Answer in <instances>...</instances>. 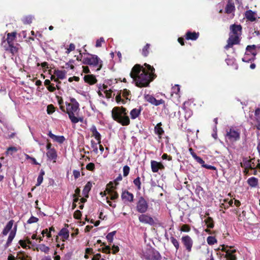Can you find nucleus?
<instances>
[{"label":"nucleus","mask_w":260,"mask_h":260,"mask_svg":"<svg viewBox=\"0 0 260 260\" xmlns=\"http://www.w3.org/2000/svg\"><path fill=\"white\" fill-rule=\"evenodd\" d=\"M129 75L136 85L140 88L148 86L150 83L157 77L155 74V69L147 63L143 66L135 64Z\"/></svg>","instance_id":"nucleus-1"},{"label":"nucleus","mask_w":260,"mask_h":260,"mask_svg":"<svg viewBox=\"0 0 260 260\" xmlns=\"http://www.w3.org/2000/svg\"><path fill=\"white\" fill-rule=\"evenodd\" d=\"M126 108L121 107H115L113 108L111 114L113 119L122 126H127L130 124V119L127 116Z\"/></svg>","instance_id":"nucleus-2"},{"label":"nucleus","mask_w":260,"mask_h":260,"mask_svg":"<svg viewBox=\"0 0 260 260\" xmlns=\"http://www.w3.org/2000/svg\"><path fill=\"white\" fill-rule=\"evenodd\" d=\"M230 28L229 38L227 40V44L224 46V49L226 50L233 47L234 45L240 44V37L242 32V26L240 24H232Z\"/></svg>","instance_id":"nucleus-3"},{"label":"nucleus","mask_w":260,"mask_h":260,"mask_svg":"<svg viewBox=\"0 0 260 260\" xmlns=\"http://www.w3.org/2000/svg\"><path fill=\"white\" fill-rule=\"evenodd\" d=\"M70 101L71 103H66V113H68L72 122L77 123L79 121V119L75 116L74 113L79 109V104L74 98H71Z\"/></svg>","instance_id":"nucleus-4"},{"label":"nucleus","mask_w":260,"mask_h":260,"mask_svg":"<svg viewBox=\"0 0 260 260\" xmlns=\"http://www.w3.org/2000/svg\"><path fill=\"white\" fill-rule=\"evenodd\" d=\"M88 56L84 57L82 63L84 64L89 65L96 67V71H100L103 66V61L96 55L88 53Z\"/></svg>","instance_id":"nucleus-5"},{"label":"nucleus","mask_w":260,"mask_h":260,"mask_svg":"<svg viewBox=\"0 0 260 260\" xmlns=\"http://www.w3.org/2000/svg\"><path fill=\"white\" fill-rule=\"evenodd\" d=\"M148 208L149 205L147 201L143 197H139L136 203V211L141 214L145 213L148 211Z\"/></svg>","instance_id":"nucleus-6"},{"label":"nucleus","mask_w":260,"mask_h":260,"mask_svg":"<svg viewBox=\"0 0 260 260\" xmlns=\"http://www.w3.org/2000/svg\"><path fill=\"white\" fill-rule=\"evenodd\" d=\"M246 52L245 56L242 58V61L244 62H249L253 60L256 55V46L254 45H248L247 46Z\"/></svg>","instance_id":"nucleus-7"},{"label":"nucleus","mask_w":260,"mask_h":260,"mask_svg":"<svg viewBox=\"0 0 260 260\" xmlns=\"http://www.w3.org/2000/svg\"><path fill=\"white\" fill-rule=\"evenodd\" d=\"M226 137L231 142H236L240 138V132L239 129L231 127L226 130Z\"/></svg>","instance_id":"nucleus-8"},{"label":"nucleus","mask_w":260,"mask_h":260,"mask_svg":"<svg viewBox=\"0 0 260 260\" xmlns=\"http://www.w3.org/2000/svg\"><path fill=\"white\" fill-rule=\"evenodd\" d=\"M181 241L186 251L190 252L193 244L191 238L188 235H184L181 237Z\"/></svg>","instance_id":"nucleus-9"},{"label":"nucleus","mask_w":260,"mask_h":260,"mask_svg":"<svg viewBox=\"0 0 260 260\" xmlns=\"http://www.w3.org/2000/svg\"><path fill=\"white\" fill-rule=\"evenodd\" d=\"M139 220L141 223L150 225H154L155 224L153 218L147 214H141L139 216Z\"/></svg>","instance_id":"nucleus-10"},{"label":"nucleus","mask_w":260,"mask_h":260,"mask_svg":"<svg viewBox=\"0 0 260 260\" xmlns=\"http://www.w3.org/2000/svg\"><path fill=\"white\" fill-rule=\"evenodd\" d=\"M20 45L15 43L10 45H4V48L5 51L10 52L12 55H16L19 51Z\"/></svg>","instance_id":"nucleus-11"},{"label":"nucleus","mask_w":260,"mask_h":260,"mask_svg":"<svg viewBox=\"0 0 260 260\" xmlns=\"http://www.w3.org/2000/svg\"><path fill=\"white\" fill-rule=\"evenodd\" d=\"M151 168L153 173H157L159 170H164L165 168L161 162L153 160L151 161Z\"/></svg>","instance_id":"nucleus-12"},{"label":"nucleus","mask_w":260,"mask_h":260,"mask_svg":"<svg viewBox=\"0 0 260 260\" xmlns=\"http://www.w3.org/2000/svg\"><path fill=\"white\" fill-rule=\"evenodd\" d=\"M121 197L122 200L128 202H133L134 201V196L133 194L129 192L127 190H125L122 191Z\"/></svg>","instance_id":"nucleus-13"},{"label":"nucleus","mask_w":260,"mask_h":260,"mask_svg":"<svg viewBox=\"0 0 260 260\" xmlns=\"http://www.w3.org/2000/svg\"><path fill=\"white\" fill-rule=\"evenodd\" d=\"M16 230H17V225H15L13 230H11L9 234L7 241L5 244L6 248L8 247L11 245L13 240L14 239V238L16 235Z\"/></svg>","instance_id":"nucleus-14"},{"label":"nucleus","mask_w":260,"mask_h":260,"mask_svg":"<svg viewBox=\"0 0 260 260\" xmlns=\"http://www.w3.org/2000/svg\"><path fill=\"white\" fill-rule=\"evenodd\" d=\"M199 35L198 32L187 31L185 34V38L187 40L195 41L198 39Z\"/></svg>","instance_id":"nucleus-15"},{"label":"nucleus","mask_w":260,"mask_h":260,"mask_svg":"<svg viewBox=\"0 0 260 260\" xmlns=\"http://www.w3.org/2000/svg\"><path fill=\"white\" fill-rule=\"evenodd\" d=\"M90 131L92 132V136L97 140L98 144L101 143V135L98 132L96 127L95 125H93L90 128Z\"/></svg>","instance_id":"nucleus-16"},{"label":"nucleus","mask_w":260,"mask_h":260,"mask_svg":"<svg viewBox=\"0 0 260 260\" xmlns=\"http://www.w3.org/2000/svg\"><path fill=\"white\" fill-rule=\"evenodd\" d=\"M48 135L49 137H50L52 139H53L54 141L58 142L59 144H62L65 141L66 139L63 136H56L53 134L51 131H50Z\"/></svg>","instance_id":"nucleus-17"},{"label":"nucleus","mask_w":260,"mask_h":260,"mask_svg":"<svg viewBox=\"0 0 260 260\" xmlns=\"http://www.w3.org/2000/svg\"><path fill=\"white\" fill-rule=\"evenodd\" d=\"M255 119L254 120L255 122L254 126L256 128L260 131V109L257 108L254 112Z\"/></svg>","instance_id":"nucleus-18"},{"label":"nucleus","mask_w":260,"mask_h":260,"mask_svg":"<svg viewBox=\"0 0 260 260\" xmlns=\"http://www.w3.org/2000/svg\"><path fill=\"white\" fill-rule=\"evenodd\" d=\"M48 158L50 160H53V162H56L57 157V152L55 149H50L46 153Z\"/></svg>","instance_id":"nucleus-19"},{"label":"nucleus","mask_w":260,"mask_h":260,"mask_svg":"<svg viewBox=\"0 0 260 260\" xmlns=\"http://www.w3.org/2000/svg\"><path fill=\"white\" fill-rule=\"evenodd\" d=\"M161 126H162L161 122H159L154 127V129L155 134L158 136L159 139H161L162 136L165 133V132L163 129V128L161 127Z\"/></svg>","instance_id":"nucleus-20"},{"label":"nucleus","mask_w":260,"mask_h":260,"mask_svg":"<svg viewBox=\"0 0 260 260\" xmlns=\"http://www.w3.org/2000/svg\"><path fill=\"white\" fill-rule=\"evenodd\" d=\"M142 108L140 106L139 108H134L130 112L131 117L132 119H135L138 117L141 113Z\"/></svg>","instance_id":"nucleus-21"},{"label":"nucleus","mask_w":260,"mask_h":260,"mask_svg":"<svg viewBox=\"0 0 260 260\" xmlns=\"http://www.w3.org/2000/svg\"><path fill=\"white\" fill-rule=\"evenodd\" d=\"M236 252V249H228L226 251L224 257L226 258V260H237V257L236 255L234 254Z\"/></svg>","instance_id":"nucleus-22"},{"label":"nucleus","mask_w":260,"mask_h":260,"mask_svg":"<svg viewBox=\"0 0 260 260\" xmlns=\"http://www.w3.org/2000/svg\"><path fill=\"white\" fill-rule=\"evenodd\" d=\"M84 80L86 83L92 85L96 83L97 80L94 75L90 74L85 75Z\"/></svg>","instance_id":"nucleus-23"},{"label":"nucleus","mask_w":260,"mask_h":260,"mask_svg":"<svg viewBox=\"0 0 260 260\" xmlns=\"http://www.w3.org/2000/svg\"><path fill=\"white\" fill-rule=\"evenodd\" d=\"M16 258L18 260H32V257L24 251L18 252Z\"/></svg>","instance_id":"nucleus-24"},{"label":"nucleus","mask_w":260,"mask_h":260,"mask_svg":"<svg viewBox=\"0 0 260 260\" xmlns=\"http://www.w3.org/2000/svg\"><path fill=\"white\" fill-rule=\"evenodd\" d=\"M16 37V32H12L11 33H8L7 35V39H6V42L7 44L6 45H10V44H14V41L15 40Z\"/></svg>","instance_id":"nucleus-25"},{"label":"nucleus","mask_w":260,"mask_h":260,"mask_svg":"<svg viewBox=\"0 0 260 260\" xmlns=\"http://www.w3.org/2000/svg\"><path fill=\"white\" fill-rule=\"evenodd\" d=\"M251 159H248L247 158H244L243 159V162L241 163V166L244 168L245 172H246L251 168Z\"/></svg>","instance_id":"nucleus-26"},{"label":"nucleus","mask_w":260,"mask_h":260,"mask_svg":"<svg viewBox=\"0 0 260 260\" xmlns=\"http://www.w3.org/2000/svg\"><path fill=\"white\" fill-rule=\"evenodd\" d=\"M235 10V5L231 1H229L225 8V12L226 14H231Z\"/></svg>","instance_id":"nucleus-27"},{"label":"nucleus","mask_w":260,"mask_h":260,"mask_svg":"<svg viewBox=\"0 0 260 260\" xmlns=\"http://www.w3.org/2000/svg\"><path fill=\"white\" fill-rule=\"evenodd\" d=\"M14 222V220L11 219L7 223L6 226L4 228V229L2 232V234L4 236H6L8 234V233L10 232V231L12 228Z\"/></svg>","instance_id":"nucleus-28"},{"label":"nucleus","mask_w":260,"mask_h":260,"mask_svg":"<svg viewBox=\"0 0 260 260\" xmlns=\"http://www.w3.org/2000/svg\"><path fill=\"white\" fill-rule=\"evenodd\" d=\"M14 222V220L11 219L7 223L6 226L4 228V229L2 232V234L4 236H6L8 234V233L10 232V231L12 228Z\"/></svg>","instance_id":"nucleus-29"},{"label":"nucleus","mask_w":260,"mask_h":260,"mask_svg":"<svg viewBox=\"0 0 260 260\" xmlns=\"http://www.w3.org/2000/svg\"><path fill=\"white\" fill-rule=\"evenodd\" d=\"M92 186V182L90 181H88L84 187V188L83 189V194H84L85 198H88V193L90 190H91Z\"/></svg>","instance_id":"nucleus-30"},{"label":"nucleus","mask_w":260,"mask_h":260,"mask_svg":"<svg viewBox=\"0 0 260 260\" xmlns=\"http://www.w3.org/2000/svg\"><path fill=\"white\" fill-rule=\"evenodd\" d=\"M58 235L62 236V241L68 239L69 238V230L66 228H62L59 232Z\"/></svg>","instance_id":"nucleus-31"},{"label":"nucleus","mask_w":260,"mask_h":260,"mask_svg":"<svg viewBox=\"0 0 260 260\" xmlns=\"http://www.w3.org/2000/svg\"><path fill=\"white\" fill-rule=\"evenodd\" d=\"M50 248L49 247L46 246L45 244H39L34 249V250L39 251V250L45 252V253H48Z\"/></svg>","instance_id":"nucleus-32"},{"label":"nucleus","mask_w":260,"mask_h":260,"mask_svg":"<svg viewBox=\"0 0 260 260\" xmlns=\"http://www.w3.org/2000/svg\"><path fill=\"white\" fill-rule=\"evenodd\" d=\"M245 16L247 20L251 22L255 21L256 19L255 13L250 10L246 11Z\"/></svg>","instance_id":"nucleus-33"},{"label":"nucleus","mask_w":260,"mask_h":260,"mask_svg":"<svg viewBox=\"0 0 260 260\" xmlns=\"http://www.w3.org/2000/svg\"><path fill=\"white\" fill-rule=\"evenodd\" d=\"M106 190L107 191V193L110 196V199L111 200L114 201L118 198L119 195L116 191L111 189H106Z\"/></svg>","instance_id":"nucleus-34"},{"label":"nucleus","mask_w":260,"mask_h":260,"mask_svg":"<svg viewBox=\"0 0 260 260\" xmlns=\"http://www.w3.org/2000/svg\"><path fill=\"white\" fill-rule=\"evenodd\" d=\"M150 51V44L147 43L142 49V54L144 57L148 56Z\"/></svg>","instance_id":"nucleus-35"},{"label":"nucleus","mask_w":260,"mask_h":260,"mask_svg":"<svg viewBox=\"0 0 260 260\" xmlns=\"http://www.w3.org/2000/svg\"><path fill=\"white\" fill-rule=\"evenodd\" d=\"M247 183L250 186L255 187L258 185V179L252 177L247 180Z\"/></svg>","instance_id":"nucleus-36"},{"label":"nucleus","mask_w":260,"mask_h":260,"mask_svg":"<svg viewBox=\"0 0 260 260\" xmlns=\"http://www.w3.org/2000/svg\"><path fill=\"white\" fill-rule=\"evenodd\" d=\"M54 73L58 79H63L66 78V71H65L57 70L54 71Z\"/></svg>","instance_id":"nucleus-37"},{"label":"nucleus","mask_w":260,"mask_h":260,"mask_svg":"<svg viewBox=\"0 0 260 260\" xmlns=\"http://www.w3.org/2000/svg\"><path fill=\"white\" fill-rule=\"evenodd\" d=\"M205 222L207 225V227L209 229H212L214 226V223L212 218L211 217H208L205 220Z\"/></svg>","instance_id":"nucleus-38"},{"label":"nucleus","mask_w":260,"mask_h":260,"mask_svg":"<svg viewBox=\"0 0 260 260\" xmlns=\"http://www.w3.org/2000/svg\"><path fill=\"white\" fill-rule=\"evenodd\" d=\"M170 240L172 244L176 248V251L179 249L180 247V245L178 241L174 237L171 236L170 237Z\"/></svg>","instance_id":"nucleus-39"},{"label":"nucleus","mask_w":260,"mask_h":260,"mask_svg":"<svg viewBox=\"0 0 260 260\" xmlns=\"http://www.w3.org/2000/svg\"><path fill=\"white\" fill-rule=\"evenodd\" d=\"M33 18L31 15L26 16L23 18L22 22L24 24H30L32 23Z\"/></svg>","instance_id":"nucleus-40"},{"label":"nucleus","mask_w":260,"mask_h":260,"mask_svg":"<svg viewBox=\"0 0 260 260\" xmlns=\"http://www.w3.org/2000/svg\"><path fill=\"white\" fill-rule=\"evenodd\" d=\"M45 175V172L41 170L40 173V174L37 178V183L36 184V186H39L42 183L43 180V176Z\"/></svg>","instance_id":"nucleus-41"},{"label":"nucleus","mask_w":260,"mask_h":260,"mask_svg":"<svg viewBox=\"0 0 260 260\" xmlns=\"http://www.w3.org/2000/svg\"><path fill=\"white\" fill-rule=\"evenodd\" d=\"M207 243L210 245H214L217 242V241L215 237L209 236L207 238Z\"/></svg>","instance_id":"nucleus-42"},{"label":"nucleus","mask_w":260,"mask_h":260,"mask_svg":"<svg viewBox=\"0 0 260 260\" xmlns=\"http://www.w3.org/2000/svg\"><path fill=\"white\" fill-rule=\"evenodd\" d=\"M116 233V231H113L108 234L106 236V239L109 243H112L113 240V237Z\"/></svg>","instance_id":"nucleus-43"},{"label":"nucleus","mask_w":260,"mask_h":260,"mask_svg":"<svg viewBox=\"0 0 260 260\" xmlns=\"http://www.w3.org/2000/svg\"><path fill=\"white\" fill-rule=\"evenodd\" d=\"M133 183L134 185L137 187L138 190H140L141 189V183L140 177L138 176L136 179H135L133 181Z\"/></svg>","instance_id":"nucleus-44"},{"label":"nucleus","mask_w":260,"mask_h":260,"mask_svg":"<svg viewBox=\"0 0 260 260\" xmlns=\"http://www.w3.org/2000/svg\"><path fill=\"white\" fill-rule=\"evenodd\" d=\"M144 98L147 102L150 103L151 104H153L154 100L155 99V98L153 96L150 94L145 95Z\"/></svg>","instance_id":"nucleus-45"},{"label":"nucleus","mask_w":260,"mask_h":260,"mask_svg":"<svg viewBox=\"0 0 260 260\" xmlns=\"http://www.w3.org/2000/svg\"><path fill=\"white\" fill-rule=\"evenodd\" d=\"M180 230L181 232H189L190 231V227L188 224H183Z\"/></svg>","instance_id":"nucleus-46"},{"label":"nucleus","mask_w":260,"mask_h":260,"mask_svg":"<svg viewBox=\"0 0 260 260\" xmlns=\"http://www.w3.org/2000/svg\"><path fill=\"white\" fill-rule=\"evenodd\" d=\"M91 147L93 149V152L97 154L98 153V144L93 140L91 141Z\"/></svg>","instance_id":"nucleus-47"},{"label":"nucleus","mask_w":260,"mask_h":260,"mask_svg":"<svg viewBox=\"0 0 260 260\" xmlns=\"http://www.w3.org/2000/svg\"><path fill=\"white\" fill-rule=\"evenodd\" d=\"M73 216L75 219H80L82 216V213L80 210H77L74 213Z\"/></svg>","instance_id":"nucleus-48"},{"label":"nucleus","mask_w":260,"mask_h":260,"mask_svg":"<svg viewBox=\"0 0 260 260\" xmlns=\"http://www.w3.org/2000/svg\"><path fill=\"white\" fill-rule=\"evenodd\" d=\"M47 111L48 114H52L55 111V108L52 104L49 105L47 108Z\"/></svg>","instance_id":"nucleus-49"},{"label":"nucleus","mask_w":260,"mask_h":260,"mask_svg":"<svg viewBox=\"0 0 260 260\" xmlns=\"http://www.w3.org/2000/svg\"><path fill=\"white\" fill-rule=\"evenodd\" d=\"M129 171L130 168L127 165L124 166L123 168V176L126 177L128 175Z\"/></svg>","instance_id":"nucleus-50"},{"label":"nucleus","mask_w":260,"mask_h":260,"mask_svg":"<svg viewBox=\"0 0 260 260\" xmlns=\"http://www.w3.org/2000/svg\"><path fill=\"white\" fill-rule=\"evenodd\" d=\"M172 90L173 93L178 94H179L180 90V86L178 84H176L172 87Z\"/></svg>","instance_id":"nucleus-51"},{"label":"nucleus","mask_w":260,"mask_h":260,"mask_svg":"<svg viewBox=\"0 0 260 260\" xmlns=\"http://www.w3.org/2000/svg\"><path fill=\"white\" fill-rule=\"evenodd\" d=\"M39 219L35 216H31L27 221L28 224H31L38 222Z\"/></svg>","instance_id":"nucleus-52"},{"label":"nucleus","mask_w":260,"mask_h":260,"mask_svg":"<svg viewBox=\"0 0 260 260\" xmlns=\"http://www.w3.org/2000/svg\"><path fill=\"white\" fill-rule=\"evenodd\" d=\"M17 149L16 147H13V146H11V147H9L7 148V154H9L10 153L11 155H12V152H17Z\"/></svg>","instance_id":"nucleus-53"},{"label":"nucleus","mask_w":260,"mask_h":260,"mask_svg":"<svg viewBox=\"0 0 260 260\" xmlns=\"http://www.w3.org/2000/svg\"><path fill=\"white\" fill-rule=\"evenodd\" d=\"M74 60L73 59H70L68 62L66 63V68H70L71 69L73 70L74 69V66L73 63H74Z\"/></svg>","instance_id":"nucleus-54"},{"label":"nucleus","mask_w":260,"mask_h":260,"mask_svg":"<svg viewBox=\"0 0 260 260\" xmlns=\"http://www.w3.org/2000/svg\"><path fill=\"white\" fill-rule=\"evenodd\" d=\"M259 161V159H255V158L251 159V168H250V170L252 169H256V165L257 162Z\"/></svg>","instance_id":"nucleus-55"},{"label":"nucleus","mask_w":260,"mask_h":260,"mask_svg":"<svg viewBox=\"0 0 260 260\" xmlns=\"http://www.w3.org/2000/svg\"><path fill=\"white\" fill-rule=\"evenodd\" d=\"M86 168L89 171H93L95 169V165L93 163L90 162L86 165Z\"/></svg>","instance_id":"nucleus-56"},{"label":"nucleus","mask_w":260,"mask_h":260,"mask_svg":"<svg viewBox=\"0 0 260 260\" xmlns=\"http://www.w3.org/2000/svg\"><path fill=\"white\" fill-rule=\"evenodd\" d=\"M165 104V101L163 100L162 99L158 100L155 99L152 105L157 106L161 104Z\"/></svg>","instance_id":"nucleus-57"},{"label":"nucleus","mask_w":260,"mask_h":260,"mask_svg":"<svg viewBox=\"0 0 260 260\" xmlns=\"http://www.w3.org/2000/svg\"><path fill=\"white\" fill-rule=\"evenodd\" d=\"M105 42L104 39L103 37L100 38L96 41L95 46L96 47H100L102 46V43Z\"/></svg>","instance_id":"nucleus-58"},{"label":"nucleus","mask_w":260,"mask_h":260,"mask_svg":"<svg viewBox=\"0 0 260 260\" xmlns=\"http://www.w3.org/2000/svg\"><path fill=\"white\" fill-rule=\"evenodd\" d=\"M122 96L124 97L126 100L128 99V96L130 94L129 90L127 89H124L123 91H121Z\"/></svg>","instance_id":"nucleus-59"},{"label":"nucleus","mask_w":260,"mask_h":260,"mask_svg":"<svg viewBox=\"0 0 260 260\" xmlns=\"http://www.w3.org/2000/svg\"><path fill=\"white\" fill-rule=\"evenodd\" d=\"M198 163L202 165V167L204 168V165H206L205 161L200 156H197L194 159Z\"/></svg>","instance_id":"nucleus-60"},{"label":"nucleus","mask_w":260,"mask_h":260,"mask_svg":"<svg viewBox=\"0 0 260 260\" xmlns=\"http://www.w3.org/2000/svg\"><path fill=\"white\" fill-rule=\"evenodd\" d=\"M112 90L111 89L109 90H106L104 92L106 94V97L107 99H110L112 98Z\"/></svg>","instance_id":"nucleus-61"},{"label":"nucleus","mask_w":260,"mask_h":260,"mask_svg":"<svg viewBox=\"0 0 260 260\" xmlns=\"http://www.w3.org/2000/svg\"><path fill=\"white\" fill-rule=\"evenodd\" d=\"M110 247L109 246H105V247L102 248V251L106 253H110Z\"/></svg>","instance_id":"nucleus-62"},{"label":"nucleus","mask_w":260,"mask_h":260,"mask_svg":"<svg viewBox=\"0 0 260 260\" xmlns=\"http://www.w3.org/2000/svg\"><path fill=\"white\" fill-rule=\"evenodd\" d=\"M47 88L50 92H54L56 90V87L54 86L53 84H50L47 86Z\"/></svg>","instance_id":"nucleus-63"},{"label":"nucleus","mask_w":260,"mask_h":260,"mask_svg":"<svg viewBox=\"0 0 260 260\" xmlns=\"http://www.w3.org/2000/svg\"><path fill=\"white\" fill-rule=\"evenodd\" d=\"M161 158L163 159H167L168 160H172V157L170 155H168L167 153H164L162 154Z\"/></svg>","instance_id":"nucleus-64"}]
</instances>
